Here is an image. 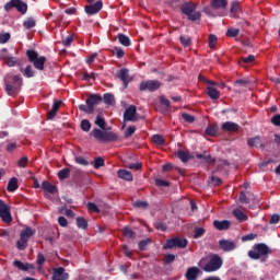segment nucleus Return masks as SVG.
<instances>
[{
    "mask_svg": "<svg viewBox=\"0 0 280 280\" xmlns=\"http://www.w3.org/2000/svg\"><path fill=\"white\" fill-rule=\"evenodd\" d=\"M13 266L19 270H23L24 272H27V270H34L35 268L33 264H30V262L23 264V261L21 260H14Z\"/></svg>",
    "mask_w": 280,
    "mask_h": 280,
    "instance_id": "412c9836",
    "label": "nucleus"
},
{
    "mask_svg": "<svg viewBox=\"0 0 280 280\" xmlns=\"http://www.w3.org/2000/svg\"><path fill=\"white\" fill-rule=\"evenodd\" d=\"M19 189V178L12 177L7 186V191H10L11 194L16 191Z\"/></svg>",
    "mask_w": 280,
    "mask_h": 280,
    "instance_id": "a878e982",
    "label": "nucleus"
},
{
    "mask_svg": "<svg viewBox=\"0 0 280 280\" xmlns=\"http://www.w3.org/2000/svg\"><path fill=\"white\" fill-rule=\"evenodd\" d=\"M230 12L232 14H237V12H240V2H237V1L232 2V7L230 9Z\"/></svg>",
    "mask_w": 280,
    "mask_h": 280,
    "instance_id": "69168bd1",
    "label": "nucleus"
},
{
    "mask_svg": "<svg viewBox=\"0 0 280 280\" xmlns=\"http://www.w3.org/2000/svg\"><path fill=\"white\" fill-rule=\"evenodd\" d=\"M225 36H228L229 38H236V36H240V28L230 27L226 31Z\"/></svg>",
    "mask_w": 280,
    "mask_h": 280,
    "instance_id": "37998d69",
    "label": "nucleus"
},
{
    "mask_svg": "<svg viewBox=\"0 0 280 280\" xmlns=\"http://www.w3.org/2000/svg\"><path fill=\"white\" fill-rule=\"evenodd\" d=\"M152 241L150 238L147 240H142L138 243V247L140 250H145V248L148 247V244H151Z\"/></svg>",
    "mask_w": 280,
    "mask_h": 280,
    "instance_id": "13d9d810",
    "label": "nucleus"
},
{
    "mask_svg": "<svg viewBox=\"0 0 280 280\" xmlns=\"http://www.w3.org/2000/svg\"><path fill=\"white\" fill-rule=\"evenodd\" d=\"M247 145L249 148H261V150L266 148V144L261 143V138L259 136L249 138L247 140Z\"/></svg>",
    "mask_w": 280,
    "mask_h": 280,
    "instance_id": "6ab92c4d",
    "label": "nucleus"
},
{
    "mask_svg": "<svg viewBox=\"0 0 280 280\" xmlns=\"http://www.w3.org/2000/svg\"><path fill=\"white\" fill-rule=\"evenodd\" d=\"M34 233H36V231L32 230V228H26L21 232L20 237L30 240V237H32V235H34Z\"/></svg>",
    "mask_w": 280,
    "mask_h": 280,
    "instance_id": "58836bf2",
    "label": "nucleus"
},
{
    "mask_svg": "<svg viewBox=\"0 0 280 280\" xmlns=\"http://www.w3.org/2000/svg\"><path fill=\"white\" fill-rule=\"evenodd\" d=\"M196 156L201 161L209 163L210 165H213V163H215V160L214 159L212 160L211 154L205 155V154L198 153Z\"/></svg>",
    "mask_w": 280,
    "mask_h": 280,
    "instance_id": "ea45409f",
    "label": "nucleus"
},
{
    "mask_svg": "<svg viewBox=\"0 0 280 280\" xmlns=\"http://www.w3.org/2000/svg\"><path fill=\"white\" fill-rule=\"evenodd\" d=\"M213 226L217 228L218 231H229L231 229V221L229 220H214Z\"/></svg>",
    "mask_w": 280,
    "mask_h": 280,
    "instance_id": "dca6fc26",
    "label": "nucleus"
},
{
    "mask_svg": "<svg viewBox=\"0 0 280 280\" xmlns=\"http://www.w3.org/2000/svg\"><path fill=\"white\" fill-rule=\"evenodd\" d=\"M196 3L189 1V2H184L180 5V12L187 16L188 21H191L192 23L196 21H200L202 19V13L200 11H196Z\"/></svg>",
    "mask_w": 280,
    "mask_h": 280,
    "instance_id": "7ed1b4c3",
    "label": "nucleus"
},
{
    "mask_svg": "<svg viewBox=\"0 0 280 280\" xmlns=\"http://www.w3.org/2000/svg\"><path fill=\"white\" fill-rule=\"evenodd\" d=\"M156 104H160V106H163L164 110H171L172 108L170 100H167L165 96H160V102Z\"/></svg>",
    "mask_w": 280,
    "mask_h": 280,
    "instance_id": "c9c22d12",
    "label": "nucleus"
},
{
    "mask_svg": "<svg viewBox=\"0 0 280 280\" xmlns=\"http://www.w3.org/2000/svg\"><path fill=\"white\" fill-rule=\"evenodd\" d=\"M74 161L75 163H78V165H83V167H86L89 165V161L83 156H77Z\"/></svg>",
    "mask_w": 280,
    "mask_h": 280,
    "instance_id": "680f3d73",
    "label": "nucleus"
},
{
    "mask_svg": "<svg viewBox=\"0 0 280 280\" xmlns=\"http://www.w3.org/2000/svg\"><path fill=\"white\" fill-rule=\"evenodd\" d=\"M12 56H10V51L8 50V48H2L0 51V58L1 60H3L4 62L11 58Z\"/></svg>",
    "mask_w": 280,
    "mask_h": 280,
    "instance_id": "6e6d98bb",
    "label": "nucleus"
},
{
    "mask_svg": "<svg viewBox=\"0 0 280 280\" xmlns=\"http://www.w3.org/2000/svg\"><path fill=\"white\" fill-rule=\"evenodd\" d=\"M77 226H78V229L86 230L89 226V222L86 221V219H84L82 217H78L77 218Z\"/></svg>",
    "mask_w": 280,
    "mask_h": 280,
    "instance_id": "4c0bfd02",
    "label": "nucleus"
},
{
    "mask_svg": "<svg viewBox=\"0 0 280 280\" xmlns=\"http://www.w3.org/2000/svg\"><path fill=\"white\" fill-rule=\"evenodd\" d=\"M205 135L207 137H215L218 135V125H209L205 130Z\"/></svg>",
    "mask_w": 280,
    "mask_h": 280,
    "instance_id": "7c9ffc66",
    "label": "nucleus"
},
{
    "mask_svg": "<svg viewBox=\"0 0 280 280\" xmlns=\"http://www.w3.org/2000/svg\"><path fill=\"white\" fill-rule=\"evenodd\" d=\"M12 8H15L18 10V12H21L22 14L27 13V3H25L21 0H10L9 2H7L4 4V10L7 12H10V10H12Z\"/></svg>",
    "mask_w": 280,
    "mask_h": 280,
    "instance_id": "6e6552de",
    "label": "nucleus"
},
{
    "mask_svg": "<svg viewBox=\"0 0 280 280\" xmlns=\"http://www.w3.org/2000/svg\"><path fill=\"white\" fill-rule=\"evenodd\" d=\"M93 137L94 139H97L98 141L103 142L117 141L119 139V136H117V133L113 131H103L97 128L93 130Z\"/></svg>",
    "mask_w": 280,
    "mask_h": 280,
    "instance_id": "423d86ee",
    "label": "nucleus"
},
{
    "mask_svg": "<svg viewBox=\"0 0 280 280\" xmlns=\"http://www.w3.org/2000/svg\"><path fill=\"white\" fill-rule=\"evenodd\" d=\"M20 71L22 72V75H24V78H34V75H36V71L34 70V68L32 67V65H27L25 68L20 67Z\"/></svg>",
    "mask_w": 280,
    "mask_h": 280,
    "instance_id": "4be33fe9",
    "label": "nucleus"
},
{
    "mask_svg": "<svg viewBox=\"0 0 280 280\" xmlns=\"http://www.w3.org/2000/svg\"><path fill=\"white\" fill-rule=\"evenodd\" d=\"M170 248H176V237H173L163 245V249L167 250Z\"/></svg>",
    "mask_w": 280,
    "mask_h": 280,
    "instance_id": "de8ad7c7",
    "label": "nucleus"
},
{
    "mask_svg": "<svg viewBox=\"0 0 280 280\" xmlns=\"http://www.w3.org/2000/svg\"><path fill=\"white\" fill-rule=\"evenodd\" d=\"M112 54H115V56L117 58H124V56H126V52L124 51V49L119 48V47H114L112 49Z\"/></svg>",
    "mask_w": 280,
    "mask_h": 280,
    "instance_id": "5fc2aeb1",
    "label": "nucleus"
},
{
    "mask_svg": "<svg viewBox=\"0 0 280 280\" xmlns=\"http://www.w3.org/2000/svg\"><path fill=\"white\" fill-rule=\"evenodd\" d=\"M71 43H73V35H69L62 39L63 47H71Z\"/></svg>",
    "mask_w": 280,
    "mask_h": 280,
    "instance_id": "0e129e2a",
    "label": "nucleus"
},
{
    "mask_svg": "<svg viewBox=\"0 0 280 280\" xmlns=\"http://www.w3.org/2000/svg\"><path fill=\"white\" fill-rule=\"evenodd\" d=\"M219 246L224 253H231L237 248V243L223 238L219 241Z\"/></svg>",
    "mask_w": 280,
    "mask_h": 280,
    "instance_id": "9b49d317",
    "label": "nucleus"
},
{
    "mask_svg": "<svg viewBox=\"0 0 280 280\" xmlns=\"http://www.w3.org/2000/svg\"><path fill=\"white\" fill-rule=\"evenodd\" d=\"M179 121H184L185 124H194V121H196V116L188 113H182L179 114Z\"/></svg>",
    "mask_w": 280,
    "mask_h": 280,
    "instance_id": "cd10ccee",
    "label": "nucleus"
},
{
    "mask_svg": "<svg viewBox=\"0 0 280 280\" xmlns=\"http://www.w3.org/2000/svg\"><path fill=\"white\" fill-rule=\"evenodd\" d=\"M139 89L140 91L154 93V91H159V89H161V82L156 80L142 81Z\"/></svg>",
    "mask_w": 280,
    "mask_h": 280,
    "instance_id": "9d476101",
    "label": "nucleus"
},
{
    "mask_svg": "<svg viewBox=\"0 0 280 280\" xmlns=\"http://www.w3.org/2000/svg\"><path fill=\"white\" fill-rule=\"evenodd\" d=\"M242 242H253V240H257V234L249 233L247 235L242 236Z\"/></svg>",
    "mask_w": 280,
    "mask_h": 280,
    "instance_id": "e2e57ef3",
    "label": "nucleus"
},
{
    "mask_svg": "<svg viewBox=\"0 0 280 280\" xmlns=\"http://www.w3.org/2000/svg\"><path fill=\"white\" fill-rule=\"evenodd\" d=\"M207 95L210 97V100H220V91L213 86L207 88Z\"/></svg>",
    "mask_w": 280,
    "mask_h": 280,
    "instance_id": "c85d7f7f",
    "label": "nucleus"
},
{
    "mask_svg": "<svg viewBox=\"0 0 280 280\" xmlns=\"http://www.w3.org/2000/svg\"><path fill=\"white\" fill-rule=\"evenodd\" d=\"M247 255L249 259H254L255 261L260 259L264 264L268 261V255H272V249L266 243H258L253 246V250H249Z\"/></svg>",
    "mask_w": 280,
    "mask_h": 280,
    "instance_id": "f03ea898",
    "label": "nucleus"
},
{
    "mask_svg": "<svg viewBox=\"0 0 280 280\" xmlns=\"http://www.w3.org/2000/svg\"><path fill=\"white\" fill-rule=\"evenodd\" d=\"M155 185L156 187H170V182L161 178H155Z\"/></svg>",
    "mask_w": 280,
    "mask_h": 280,
    "instance_id": "052dcab7",
    "label": "nucleus"
},
{
    "mask_svg": "<svg viewBox=\"0 0 280 280\" xmlns=\"http://www.w3.org/2000/svg\"><path fill=\"white\" fill-rule=\"evenodd\" d=\"M118 43H120V45H122L124 47H130L131 45L130 37L125 35L124 33L118 34Z\"/></svg>",
    "mask_w": 280,
    "mask_h": 280,
    "instance_id": "c756f323",
    "label": "nucleus"
},
{
    "mask_svg": "<svg viewBox=\"0 0 280 280\" xmlns=\"http://www.w3.org/2000/svg\"><path fill=\"white\" fill-rule=\"evenodd\" d=\"M69 273L65 272V267L54 268L52 280H68Z\"/></svg>",
    "mask_w": 280,
    "mask_h": 280,
    "instance_id": "ddd939ff",
    "label": "nucleus"
},
{
    "mask_svg": "<svg viewBox=\"0 0 280 280\" xmlns=\"http://www.w3.org/2000/svg\"><path fill=\"white\" fill-rule=\"evenodd\" d=\"M23 26L25 30H32V27H36V20L33 18H28L26 21L23 22Z\"/></svg>",
    "mask_w": 280,
    "mask_h": 280,
    "instance_id": "c03bdc74",
    "label": "nucleus"
},
{
    "mask_svg": "<svg viewBox=\"0 0 280 280\" xmlns=\"http://www.w3.org/2000/svg\"><path fill=\"white\" fill-rule=\"evenodd\" d=\"M104 158H95L93 162L94 170H100V167H104Z\"/></svg>",
    "mask_w": 280,
    "mask_h": 280,
    "instance_id": "8fccbe9b",
    "label": "nucleus"
},
{
    "mask_svg": "<svg viewBox=\"0 0 280 280\" xmlns=\"http://www.w3.org/2000/svg\"><path fill=\"white\" fill-rule=\"evenodd\" d=\"M103 102L104 104H107V106H115V95H113V93L104 94Z\"/></svg>",
    "mask_w": 280,
    "mask_h": 280,
    "instance_id": "2f4dec72",
    "label": "nucleus"
},
{
    "mask_svg": "<svg viewBox=\"0 0 280 280\" xmlns=\"http://www.w3.org/2000/svg\"><path fill=\"white\" fill-rule=\"evenodd\" d=\"M117 176L118 178H121L122 180H128L129 183H132L133 180L132 172L127 170H118Z\"/></svg>",
    "mask_w": 280,
    "mask_h": 280,
    "instance_id": "5701e85b",
    "label": "nucleus"
},
{
    "mask_svg": "<svg viewBox=\"0 0 280 280\" xmlns=\"http://www.w3.org/2000/svg\"><path fill=\"white\" fill-rule=\"evenodd\" d=\"M102 96H100L98 94H91L85 100L86 105H79V110H81L82 113H86L88 115H93V113H95V106H97V104H102Z\"/></svg>",
    "mask_w": 280,
    "mask_h": 280,
    "instance_id": "20e7f679",
    "label": "nucleus"
},
{
    "mask_svg": "<svg viewBox=\"0 0 280 280\" xmlns=\"http://www.w3.org/2000/svg\"><path fill=\"white\" fill-rule=\"evenodd\" d=\"M4 91L10 97H16L23 86V78L20 74H7L4 77Z\"/></svg>",
    "mask_w": 280,
    "mask_h": 280,
    "instance_id": "f257e3e1",
    "label": "nucleus"
},
{
    "mask_svg": "<svg viewBox=\"0 0 280 280\" xmlns=\"http://www.w3.org/2000/svg\"><path fill=\"white\" fill-rule=\"evenodd\" d=\"M137 106L131 105L129 106L124 113V120L125 121H137Z\"/></svg>",
    "mask_w": 280,
    "mask_h": 280,
    "instance_id": "f8f14e48",
    "label": "nucleus"
},
{
    "mask_svg": "<svg viewBox=\"0 0 280 280\" xmlns=\"http://www.w3.org/2000/svg\"><path fill=\"white\" fill-rule=\"evenodd\" d=\"M208 43H209L210 49H214L215 45L218 43V37L215 35H213V34H210L209 38H208Z\"/></svg>",
    "mask_w": 280,
    "mask_h": 280,
    "instance_id": "864d4df0",
    "label": "nucleus"
},
{
    "mask_svg": "<svg viewBox=\"0 0 280 280\" xmlns=\"http://www.w3.org/2000/svg\"><path fill=\"white\" fill-rule=\"evenodd\" d=\"M232 213L234 218L238 220V222H246V220H248V215L244 213V211H242L241 209H234Z\"/></svg>",
    "mask_w": 280,
    "mask_h": 280,
    "instance_id": "bb28decb",
    "label": "nucleus"
},
{
    "mask_svg": "<svg viewBox=\"0 0 280 280\" xmlns=\"http://www.w3.org/2000/svg\"><path fill=\"white\" fill-rule=\"evenodd\" d=\"M222 268V258L213 255L209 262L203 267L205 272H215Z\"/></svg>",
    "mask_w": 280,
    "mask_h": 280,
    "instance_id": "0eeeda50",
    "label": "nucleus"
},
{
    "mask_svg": "<svg viewBox=\"0 0 280 280\" xmlns=\"http://www.w3.org/2000/svg\"><path fill=\"white\" fill-rule=\"evenodd\" d=\"M152 141L155 145H165V138L161 135H153Z\"/></svg>",
    "mask_w": 280,
    "mask_h": 280,
    "instance_id": "a19ab883",
    "label": "nucleus"
},
{
    "mask_svg": "<svg viewBox=\"0 0 280 280\" xmlns=\"http://www.w3.org/2000/svg\"><path fill=\"white\" fill-rule=\"evenodd\" d=\"M36 264L38 266V270H43V264H45V255H43V253L37 254Z\"/></svg>",
    "mask_w": 280,
    "mask_h": 280,
    "instance_id": "603ef678",
    "label": "nucleus"
},
{
    "mask_svg": "<svg viewBox=\"0 0 280 280\" xmlns=\"http://www.w3.org/2000/svg\"><path fill=\"white\" fill-rule=\"evenodd\" d=\"M135 132H137V127L136 126H129L125 132V137L126 139H130L131 136L135 135Z\"/></svg>",
    "mask_w": 280,
    "mask_h": 280,
    "instance_id": "4d7b16f0",
    "label": "nucleus"
},
{
    "mask_svg": "<svg viewBox=\"0 0 280 280\" xmlns=\"http://www.w3.org/2000/svg\"><path fill=\"white\" fill-rule=\"evenodd\" d=\"M198 275H200V269L198 267H190L186 271V279L187 280H198Z\"/></svg>",
    "mask_w": 280,
    "mask_h": 280,
    "instance_id": "aec40b11",
    "label": "nucleus"
},
{
    "mask_svg": "<svg viewBox=\"0 0 280 280\" xmlns=\"http://www.w3.org/2000/svg\"><path fill=\"white\" fill-rule=\"evenodd\" d=\"M94 124L96 126H98V128H101V130H106V120L104 118H102V116H100V115L96 116Z\"/></svg>",
    "mask_w": 280,
    "mask_h": 280,
    "instance_id": "79ce46f5",
    "label": "nucleus"
},
{
    "mask_svg": "<svg viewBox=\"0 0 280 280\" xmlns=\"http://www.w3.org/2000/svg\"><path fill=\"white\" fill-rule=\"evenodd\" d=\"M122 234L125 237H130V240L135 238V231H132L130 228H124Z\"/></svg>",
    "mask_w": 280,
    "mask_h": 280,
    "instance_id": "bf43d9fd",
    "label": "nucleus"
},
{
    "mask_svg": "<svg viewBox=\"0 0 280 280\" xmlns=\"http://www.w3.org/2000/svg\"><path fill=\"white\" fill-rule=\"evenodd\" d=\"M60 106H62V101H54L51 110L47 113V119L51 120L58 115V110H60Z\"/></svg>",
    "mask_w": 280,
    "mask_h": 280,
    "instance_id": "2eb2a0df",
    "label": "nucleus"
},
{
    "mask_svg": "<svg viewBox=\"0 0 280 280\" xmlns=\"http://www.w3.org/2000/svg\"><path fill=\"white\" fill-rule=\"evenodd\" d=\"M117 78L124 82L126 89L130 82L129 70L126 68L120 69V71L117 73Z\"/></svg>",
    "mask_w": 280,
    "mask_h": 280,
    "instance_id": "a211bd4d",
    "label": "nucleus"
},
{
    "mask_svg": "<svg viewBox=\"0 0 280 280\" xmlns=\"http://www.w3.org/2000/svg\"><path fill=\"white\" fill-rule=\"evenodd\" d=\"M59 180H66V178H69V176H71V170L69 168H62L58 172L57 174Z\"/></svg>",
    "mask_w": 280,
    "mask_h": 280,
    "instance_id": "72a5a7b5",
    "label": "nucleus"
},
{
    "mask_svg": "<svg viewBox=\"0 0 280 280\" xmlns=\"http://www.w3.org/2000/svg\"><path fill=\"white\" fill-rule=\"evenodd\" d=\"M102 1H96L93 4H86L84 10L86 12V14L93 15V14H97V12H100V10H102Z\"/></svg>",
    "mask_w": 280,
    "mask_h": 280,
    "instance_id": "4468645a",
    "label": "nucleus"
},
{
    "mask_svg": "<svg viewBox=\"0 0 280 280\" xmlns=\"http://www.w3.org/2000/svg\"><path fill=\"white\" fill-rule=\"evenodd\" d=\"M179 43L183 47H189L191 45V38L189 36L182 35L179 37Z\"/></svg>",
    "mask_w": 280,
    "mask_h": 280,
    "instance_id": "09e8293b",
    "label": "nucleus"
},
{
    "mask_svg": "<svg viewBox=\"0 0 280 280\" xmlns=\"http://www.w3.org/2000/svg\"><path fill=\"white\" fill-rule=\"evenodd\" d=\"M42 189L44 191H47L48 194H56L58 191V187H56V185L49 183L48 180L43 182Z\"/></svg>",
    "mask_w": 280,
    "mask_h": 280,
    "instance_id": "b1692460",
    "label": "nucleus"
},
{
    "mask_svg": "<svg viewBox=\"0 0 280 280\" xmlns=\"http://www.w3.org/2000/svg\"><path fill=\"white\" fill-rule=\"evenodd\" d=\"M189 244V241H187L186 237H176V248H187V245Z\"/></svg>",
    "mask_w": 280,
    "mask_h": 280,
    "instance_id": "f704fd0d",
    "label": "nucleus"
},
{
    "mask_svg": "<svg viewBox=\"0 0 280 280\" xmlns=\"http://www.w3.org/2000/svg\"><path fill=\"white\" fill-rule=\"evenodd\" d=\"M10 40V33H0V43L5 45Z\"/></svg>",
    "mask_w": 280,
    "mask_h": 280,
    "instance_id": "338daca9",
    "label": "nucleus"
},
{
    "mask_svg": "<svg viewBox=\"0 0 280 280\" xmlns=\"http://www.w3.org/2000/svg\"><path fill=\"white\" fill-rule=\"evenodd\" d=\"M212 5L218 10L220 8H226L229 2L226 0H212Z\"/></svg>",
    "mask_w": 280,
    "mask_h": 280,
    "instance_id": "49530a36",
    "label": "nucleus"
},
{
    "mask_svg": "<svg viewBox=\"0 0 280 280\" xmlns=\"http://www.w3.org/2000/svg\"><path fill=\"white\" fill-rule=\"evenodd\" d=\"M80 128L83 130V132H89V130H91V121H89V119H83L81 121Z\"/></svg>",
    "mask_w": 280,
    "mask_h": 280,
    "instance_id": "3c124183",
    "label": "nucleus"
},
{
    "mask_svg": "<svg viewBox=\"0 0 280 280\" xmlns=\"http://www.w3.org/2000/svg\"><path fill=\"white\" fill-rule=\"evenodd\" d=\"M205 233H207V230H205L203 228H195L194 229V238L200 240V237H202V235H205Z\"/></svg>",
    "mask_w": 280,
    "mask_h": 280,
    "instance_id": "a18cd8bd",
    "label": "nucleus"
},
{
    "mask_svg": "<svg viewBox=\"0 0 280 280\" xmlns=\"http://www.w3.org/2000/svg\"><path fill=\"white\" fill-rule=\"evenodd\" d=\"M27 238H25L24 236H20V240L16 242L18 250H25L27 248Z\"/></svg>",
    "mask_w": 280,
    "mask_h": 280,
    "instance_id": "473e14b6",
    "label": "nucleus"
},
{
    "mask_svg": "<svg viewBox=\"0 0 280 280\" xmlns=\"http://www.w3.org/2000/svg\"><path fill=\"white\" fill-rule=\"evenodd\" d=\"M7 67H21L19 62V57L11 56L7 61H4Z\"/></svg>",
    "mask_w": 280,
    "mask_h": 280,
    "instance_id": "e433bc0d",
    "label": "nucleus"
},
{
    "mask_svg": "<svg viewBox=\"0 0 280 280\" xmlns=\"http://www.w3.org/2000/svg\"><path fill=\"white\" fill-rule=\"evenodd\" d=\"M177 159H179V161H182V163H189V161H191V159H194V156H191L189 154V152H185L183 150H178L177 151Z\"/></svg>",
    "mask_w": 280,
    "mask_h": 280,
    "instance_id": "393cba45",
    "label": "nucleus"
},
{
    "mask_svg": "<svg viewBox=\"0 0 280 280\" xmlns=\"http://www.w3.org/2000/svg\"><path fill=\"white\" fill-rule=\"evenodd\" d=\"M271 124L273 126H279L280 127V114H277L273 117H271Z\"/></svg>",
    "mask_w": 280,
    "mask_h": 280,
    "instance_id": "774afa93",
    "label": "nucleus"
},
{
    "mask_svg": "<svg viewBox=\"0 0 280 280\" xmlns=\"http://www.w3.org/2000/svg\"><path fill=\"white\" fill-rule=\"evenodd\" d=\"M0 218L4 224L12 222V214L10 213V206L5 201L0 199Z\"/></svg>",
    "mask_w": 280,
    "mask_h": 280,
    "instance_id": "1a4fd4ad",
    "label": "nucleus"
},
{
    "mask_svg": "<svg viewBox=\"0 0 280 280\" xmlns=\"http://www.w3.org/2000/svg\"><path fill=\"white\" fill-rule=\"evenodd\" d=\"M26 58L28 62H31L37 71H45V63L47 62V57L39 56L38 51L34 49L26 50Z\"/></svg>",
    "mask_w": 280,
    "mask_h": 280,
    "instance_id": "39448f33",
    "label": "nucleus"
},
{
    "mask_svg": "<svg viewBox=\"0 0 280 280\" xmlns=\"http://www.w3.org/2000/svg\"><path fill=\"white\" fill-rule=\"evenodd\" d=\"M222 130H224L225 132H238L240 125L233 121H225L222 124Z\"/></svg>",
    "mask_w": 280,
    "mask_h": 280,
    "instance_id": "f3484780",
    "label": "nucleus"
}]
</instances>
